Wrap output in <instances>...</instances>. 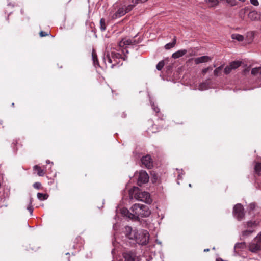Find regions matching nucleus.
Wrapping results in <instances>:
<instances>
[{
  "label": "nucleus",
  "mask_w": 261,
  "mask_h": 261,
  "mask_svg": "<svg viewBox=\"0 0 261 261\" xmlns=\"http://www.w3.org/2000/svg\"><path fill=\"white\" fill-rule=\"evenodd\" d=\"M134 7V4L127 5L123 3L117 2L111 7L109 16L112 19L119 18L130 12Z\"/></svg>",
  "instance_id": "f257e3e1"
},
{
  "label": "nucleus",
  "mask_w": 261,
  "mask_h": 261,
  "mask_svg": "<svg viewBox=\"0 0 261 261\" xmlns=\"http://www.w3.org/2000/svg\"><path fill=\"white\" fill-rule=\"evenodd\" d=\"M133 213H129L128 217L138 220L139 217H147L150 214L147 206L142 204H135L131 208Z\"/></svg>",
  "instance_id": "f03ea898"
},
{
  "label": "nucleus",
  "mask_w": 261,
  "mask_h": 261,
  "mask_svg": "<svg viewBox=\"0 0 261 261\" xmlns=\"http://www.w3.org/2000/svg\"><path fill=\"white\" fill-rule=\"evenodd\" d=\"M133 194L134 198L140 201H145L146 203L150 202L149 193L147 192H142L137 187H134L132 190L129 191V197L130 199L133 198Z\"/></svg>",
  "instance_id": "7ed1b4c3"
},
{
  "label": "nucleus",
  "mask_w": 261,
  "mask_h": 261,
  "mask_svg": "<svg viewBox=\"0 0 261 261\" xmlns=\"http://www.w3.org/2000/svg\"><path fill=\"white\" fill-rule=\"evenodd\" d=\"M127 237L130 239H135L136 242L141 245H146L148 243L149 234L148 232L145 230H142L139 232L134 233V236H132V232L127 235Z\"/></svg>",
  "instance_id": "20e7f679"
},
{
  "label": "nucleus",
  "mask_w": 261,
  "mask_h": 261,
  "mask_svg": "<svg viewBox=\"0 0 261 261\" xmlns=\"http://www.w3.org/2000/svg\"><path fill=\"white\" fill-rule=\"evenodd\" d=\"M233 213L234 217L238 220H242L245 216L244 210L243 205L240 203L237 204L233 207Z\"/></svg>",
  "instance_id": "39448f33"
},
{
  "label": "nucleus",
  "mask_w": 261,
  "mask_h": 261,
  "mask_svg": "<svg viewBox=\"0 0 261 261\" xmlns=\"http://www.w3.org/2000/svg\"><path fill=\"white\" fill-rule=\"evenodd\" d=\"M242 64V62L239 61H234L231 62L229 65L227 66L224 70V72L225 74H229L232 70L236 69L240 67Z\"/></svg>",
  "instance_id": "423d86ee"
},
{
  "label": "nucleus",
  "mask_w": 261,
  "mask_h": 261,
  "mask_svg": "<svg viewBox=\"0 0 261 261\" xmlns=\"http://www.w3.org/2000/svg\"><path fill=\"white\" fill-rule=\"evenodd\" d=\"M142 165L148 169H151L153 167V160L149 154L142 157L141 159Z\"/></svg>",
  "instance_id": "0eeeda50"
},
{
  "label": "nucleus",
  "mask_w": 261,
  "mask_h": 261,
  "mask_svg": "<svg viewBox=\"0 0 261 261\" xmlns=\"http://www.w3.org/2000/svg\"><path fill=\"white\" fill-rule=\"evenodd\" d=\"M149 180V176L145 171H141L139 173L138 179V185L141 186L142 184L147 182Z\"/></svg>",
  "instance_id": "6e6552de"
},
{
  "label": "nucleus",
  "mask_w": 261,
  "mask_h": 261,
  "mask_svg": "<svg viewBox=\"0 0 261 261\" xmlns=\"http://www.w3.org/2000/svg\"><path fill=\"white\" fill-rule=\"evenodd\" d=\"M137 43L135 40L134 39H122L120 42H119V46L120 47H123L124 46L127 47L129 45H133Z\"/></svg>",
  "instance_id": "1a4fd4ad"
},
{
  "label": "nucleus",
  "mask_w": 261,
  "mask_h": 261,
  "mask_svg": "<svg viewBox=\"0 0 261 261\" xmlns=\"http://www.w3.org/2000/svg\"><path fill=\"white\" fill-rule=\"evenodd\" d=\"M248 18L252 21H256L260 19L261 15L256 11L250 12L248 15Z\"/></svg>",
  "instance_id": "9d476101"
},
{
  "label": "nucleus",
  "mask_w": 261,
  "mask_h": 261,
  "mask_svg": "<svg viewBox=\"0 0 261 261\" xmlns=\"http://www.w3.org/2000/svg\"><path fill=\"white\" fill-rule=\"evenodd\" d=\"M212 60V58L208 56H203L196 58L194 59L195 64H198L202 63L207 62Z\"/></svg>",
  "instance_id": "9b49d317"
},
{
  "label": "nucleus",
  "mask_w": 261,
  "mask_h": 261,
  "mask_svg": "<svg viewBox=\"0 0 261 261\" xmlns=\"http://www.w3.org/2000/svg\"><path fill=\"white\" fill-rule=\"evenodd\" d=\"M110 54L111 55V57L114 60V63L111 65V68H113L115 65L118 63L117 59L122 58V55L119 53L114 51L111 52Z\"/></svg>",
  "instance_id": "f8f14e48"
},
{
  "label": "nucleus",
  "mask_w": 261,
  "mask_h": 261,
  "mask_svg": "<svg viewBox=\"0 0 261 261\" xmlns=\"http://www.w3.org/2000/svg\"><path fill=\"white\" fill-rule=\"evenodd\" d=\"M33 170L37 173L39 176H43L46 173V171L37 165L33 167Z\"/></svg>",
  "instance_id": "ddd939ff"
},
{
  "label": "nucleus",
  "mask_w": 261,
  "mask_h": 261,
  "mask_svg": "<svg viewBox=\"0 0 261 261\" xmlns=\"http://www.w3.org/2000/svg\"><path fill=\"white\" fill-rule=\"evenodd\" d=\"M187 53V50L186 49L179 50L173 53L172 55V57L174 59H177L182 57Z\"/></svg>",
  "instance_id": "4468645a"
},
{
  "label": "nucleus",
  "mask_w": 261,
  "mask_h": 261,
  "mask_svg": "<svg viewBox=\"0 0 261 261\" xmlns=\"http://www.w3.org/2000/svg\"><path fill=\"white\" fill-rule=\"evenodd\" d=\"M104 61L105 64L107 65V64H110V67L111 68V65L114 63V60L111 57V55L107 53L106 56L104 57Z\"/></svg>",
  "instance_id": "2eb2a0df"
},
{
  "label": "nucleus",
  "mask_w": 261,
  "mask_h": 261,
  "mask_svg": "<svg viewBox=\"0 0 261 261\" xmlns=\"http://www.w3.org/2000/svg\"><path fill=\"white\" fill-rule=\"evenodd\" d=\"M123 257L125 258V261H135V255L131 252L124 253Z\"/></svg>",
  "instance_id": "dca6fc26"
},
{
  "label": "nucleus",
  "mask_w": 261,
  "mask_h": 261,
  "mask_svg": "<svg viewBox=\"0 0 261 261\" xmlns=\"http://www.w3.org/2000/svg\"><path fill=\"white\" fill-rule=\"evenodd\" d=\"M249 249L250 251L253 252L260 250L258 247L257 244L255 241L254 242L251 243L249 244Z\"/></svg>",
  "instance_id": "f3484780"
},
{
  "label": "nucleus",
  "mask_w": 261,
  "mask_h": 261,
  "mask_svg": "<svg viewBox=\"0 0 261 261\" xmlns=\"http://www.w3.org/2000/svg\"><path fill=\"white\" fill-rule=\"evenodd\" d=\"M92 60L93 62V64L95 66L97 65L99 66V62L97 59V56L96 53L94 49H93L92 52Z\"/></svg>",
  "instance_id": "a211bd4d"
},
{
  "label": "nucleus",
  "mask_w": 261,
  "mask_h": 261,
  "mask_svg": "<svg viewBox=\"0 0 261 261\" xmlns=\"http://www.w3.org/2000/svg\"><path fill=\"white\" fill-rule=\"evenodd\" d=\"M176 37H174L173 39V41L171 43H167V44H166L165 46V48L166 49H170V48L174 47V46L176 44Z\"/></svg>",
  "instance_id": "6ab92c4d"
},
{
  "label": "nucleus",
  "mask_w": 261,
  "mask_h": 261,
  "mask_svg": "<svg viewBox=\"0 0 261 261\" xmlns=\"http://www.w3.org/2000/svg\"><path fill=\"white\" fill-rule=\"evenodd\" d=\"M231 38L238 41H242L244 40V36L239 34H233L231 35Z\"/></svg>",
  "instance_id": "aec40b11"
},
{
  "label": "nucleus",
  "mask_w": 261,
  "mask_h": 261,
  "mask_svg": "<svg viewBox=\"0 0 261 261\" xmlns=\"http://www.w3.org/2000/svg\"><path fill=\"white\" fill-rule=\"evenodd\" d=\"M107 25L106 24L105 19L103 18L100 19V28L101 31H105L106 30Z\"/></svg>",
  "instance_id": "412c9836"
},
{
  "label": "nucleus",
  "mask_w": 261,
  "mask_h": 261,
  "mask_svg": "<svg viewBox=\"0 0 261 261\" xmlns=\"http://www.w3.org/2000/svg\"><path fill=\"white\" fill-rule=\"evenodd\" d=\"M254 170L256 174L259 176L261 172V163H257L255 165Z\"/></svg>",
  "instance_id": "4be33fe9"
},
{
  "label": "nucleus",
  "mask_w": 261,
  "mask_h": 261,
  "mask_svg": "<svg viewBox=\"0 0 261 261\" xmlns=\"http://www.w3.org/2000/svg\"><path fill=\"white\" fill-rule=\"evenodd\" d=\"M225 2L229 4L231 7L237 5V2L236 0H219V2Z\"/></svg>",
  "instance_id": "5701e85b"
},
{
  "label": "nucleus",
  "mask_w": 261,
  "mask_h": 261,
  "mask_svg": "<svg viewBox=\"0 0 261 261\" xmlns=\"http://www.w3.org/2000/svg\"><path fill=\"white\" fill-rule=\"evenodd\" d=\"M33 201V198L30 197L29 201H28L29 205H28V206L27 207V209L28 210L29 212L31 213V214H32L33 211V206L32 205Z\"/></svg>",
  "instance_id": "b1692460"
},
{
  "label": "nucleus",
  "mask_w": 261,
  "mask_h": 261,
  "mask_svg": "<svg viewBox=\"0 0 261 261\" xmlns=\"http://www.w3.org/2000/svg\"><path fill=\"white\" fill-rule=\"evenodd\" d=\"M37 196V198L41 200H45L48 198V195L47 194L41 193H38Z\"/></svg>",
  "instance_id": "393cba45"
},
{
  "label": "nucleus",
  "mask_w": 261,
  "mask_h": 261,
  "mask_svg": "<svg viewBox=\"0 0 261 261\" xmlns=\"http://www.w3.org/2000/svg\"><path fill=\"white\" fill-rule=\"evenodd\" d=\"M206 3L211 4V7H215L219 4V0H205Z\"/></svg>",
  "instance_id": "a878e982"
},
{
  "label": "nucleus",
  "mask_w": 261,
  "mask_h": 261,
  "mask_svg": "<svg viewBox=\"0 0 261 261\" xmlns=\"http://www.w3.org/2000/svg\"><path fill=\"white\" fill-rule=\"evenodd\" d=\"M258 73L261 74V67L254 68L251 70V74L252 75H255Z\"/></svg>",
  "instance_id": "bb28decb"
},
{
  "label": "nucleus",
  "mask_w": 261,
  "mask_h": 261,
  "mask_svg": "<svg viewBox=\"0 0 261 261\" xmlns=\"http://www.w3.org/2000/svg\"><path fill=\"white\" fill-rule=\"evenodd\" d=\"M160 121L161 122V123H162L161 126H160V127L159 128H156L155 129H154L153 127H154V125H153L152 126V129H150V130L152 132V133H155V132L159 131L160 129H161L163 127V126L164 125V124L163 123V122H164V120L163 119H160Z\"/></svg>",
  "instance_id": "cd10ccee"
},
{
  "label": "nucleus",
  "mask_w": 261,
  "mask_h": 261,
  "mask_svg": "<svg viewBox=\"0 0 261 261\" xmlns=\"http://www.w3.org/2000/svg\"><path fill=\"white\" fill-rule=\"evenodd\" d=\"M255 242L257 244L259 249L261 250V234L256 238Z\"/></svg>",
  "instance_id": "c85d7f7f"
},
{
  "label": "nucleus",
  "mask_w": 261,
  "mask_h": 261,
  "mask_svg": "<svg viewBox=\"0 0 261 261\" xmlns=\"http://www.w3.org/2000/svg\"><path fill=\"white\" fill-rule=\"evenodd\" d=\"M164 62L163 61H161L160 62H159L158 64L156 65V69L158 70H161L162 69V68H163V67L164 66Z\"/></svg>",
  "instance_id": "c756f323"
},
{
  "label": "nucleus",
  "mask_w": 261,
  "mask_h": 261,
  "mask_svg": "<svg viewBox=\"0 0 261 261\" xmlns=\"http://www.w3.org/2000/svg\"><path fill=\"white\" fill-rule=\"evenodd\" d=\"M223 68V66H220L217 68L214 71V74L215 76H218L219 74L221 72Z\"/></svg>",
  "instance_id": "7c9ffc66"
},
{
  "label": "nucleus",
  "mask_w": 261,
  "mask_h": 261,
  "mask_svg": "<svg viewBox=\"0 0 261 261\" xmlns=\"http://www.w3.org/2000/svg\"><path fill=\"white\" fill-rule=\"evenodd\" d=\"M33 187L36 189H40L41 187V184L40 182H36L33 184Z\"/></svg>",
  "instance_id": "2f4dec72"
},
{
  "label": "nucleus",
  "mask_w": 261,
  "mask_h": 261,
  "mask_svg": "<svg viewBox=\"0 0 261 261\" xmlns=\"http://www.w3.org/2000/svg\"><path fill=\"white\" fill-rule=\"evenodd\" d=\"M253 231L250 230H246L243 232V236H249L252 233Z\"/></svg>",
  "instance_id": "473e14b6"
},
{
  "label": "nucleus",
  "mask_w": 261,
  "mask_h": 261,
  "mask_svg": "<svg viewBox=\"0 0 261 261\" xmlns=\"http://www.w3.org/2000/svg\"><path fill=\"white\" fill-rule=\"evenodd\" d=\"M39 35L40 37H42L48 36L49 34L47 32L41 31L40 32Z\"/></svg>",
  "instance_id": "72a5a7b5"
},
{
  "label": "nucleus",
  "mask_w": 261,
  "mask_h": 261,
  "mask_svg": "<svg viewBox=\"0 0 261 261\" xmlns=\"http://www.w3.org/2000/svg\"><path fill=\"white\" fill-rule=\"evenodd\" d=\"M152 108L156 113H159L160 112V108L158 107L155 106L154 105H152Z\"/></svg>",
  "instance_id": "f704fd0d"
},
{
  "label": "nucleus",
  "mask_w": 261,
  "mask_h": 261,
  "mask_svg": "<svg viewBox=\"0 0 261 261\" xmlns=\"http://www.w3.org/2000/svg\"><path fill=\"white\" fill-rule=\"evenodd\" d=\"M251 3L254 6H258L259 5V2L257 0H250Z\"/></svg>",
  "instance_id": "c9c22d12"
},
{
  "label": "nucleus",
  "mask_w": 261,
  "mask_h": 261,
  "mask_svg": "<svg viewBox=\"0 0 261 261\" xmlns=\"http://www.w3.org/2000/svg\"><path fill=\"white\" fill-rule=\"evenodd\" d=\"M147 1V0H133V3H134V5H135V4H138L139 3H144Z\"/></svg>",
  "instance_id": "e433bc0d"
},
{
  "label": "nucleus",
  "mask_w": 261,
  "mask_h": 261,
  "mask_svg": "<svg viewBox=\"0 0 261 261\" xmlns=\"http://www.w3.org/2000/svg\"><path fill=\"white\" fill-rule=\"evenodd\" d=\"M255 222L249 221L247 222L248 227H252L255 224Z\"/></svg>",
  "instance_id": "4c0bfd02"
},
{
  "label": "nucleus",
  "mask_w": 261,
  "mask_h": 261,
  "mask_svg": "<svg viewBox=\"0 0 261 261\" xmlns=\"http://www.w3.org/2000/svg\"><path fill=\"white\" fill-rule=\"evenodd\" d=\"M244 246V244H242V243L237 244L235 245V248H241V247H243Z\"/></svg>",
  "instance_id": "58836bf2"
},
{
  "label": "nucleus",
  "mask_w": 261,
  "mask_h": 261,
  "mask_svg": "<svg viewBox=\"0 0 261 261\" xmlns=\"http://www.w3.org/2000/svg\"><path fill=\"white\" fill-rule=\"evenodd\" d=\"M209 70V67H207V68H204L203 69H202V73L203 74H205L207 71H208Z\"/></svg>",
  "instance_id": "ea45409f"
},
{
  "label": "nucleus",
  "mask_w": 261,
  "mask_h": 261,
  "mask_svg": "<svg viewBox=\"0 0 261 261\" xmlns=\"http://www.w3.org/2000/svg\"><path fill=\"white\" fill-rule=\"evenodd\" d=\"M157 179H158V176L157 175H154L153 176V178L151 179V180H152L153 182H156Z\"/></svg>",
  "instance_id": "a19ab883"
},
{
  "label": "nucleus",
  "mask_w": 261,
  "mask_h": 261,
  "mask_svg": "<svg viewBox=\"0 0 261 261\" xmlns=\"http://www.w3.org/2000/svg\"><path fill=\"white\" fill-rule=\"evenodd\" d=\"M205 83H202L200 85V90H203V87L205 86Z\"/></svg>",
  "instance_id": "79ce46f5"
},
{
  "label": "nucleus",
  "mask_w": 261,
  "mask_h": 261,
  "mask_svg": "<svg viewBox=\"0 0 261 261\" xmlns=\"http://www.w3.org/2000/svg\"><path fill=\"white\" fill-rule=\"evenodd\" d=\"M247 9L245 8L243 9H242L241 11H240V13H245L246 11L247 10Z\"/></svg>",
  "instance_id": "37998d69"
},
{
  "label": "nucleus",
  "mask_w": 261,
  "mask_h": 261,
  "mask_svg": "<svg viewBox=\"0 0 261 261\" xmlns=\"http://www.w3.org/2000/svg\"><path fill=\"white\" fill-rule=\"evenodd\" d=\"M126 231L132 230V228L130 227L127 226L126 227Z\"/></svg>",
  "instance_id": "c03bdc74"
},
{
  "label": "nucleus",
  "mask_w": 261,
  "mask_h": 261,
  "mask_svg": "<svg viewBox=\"0 0 261 261\" xmlns=\"http://www.w3.org/2000/svg\"><path fill=\"white\" fill-rule=\"evenodd\" d=\"M250 208H251V209H253V208H254V205L253 204H251L250 205Z\"/></svg>",
  "instance_id": "a18cd8bd"
},
{
  "label": "nucleus",
  "mask_w": 261,
  "mask_h": 261,
  "mask_svg": "<svg viewBox=\"0 0 261 261\" xmlns=\"http://www.w3.org/2000/svg\"><path fill=\"white\" fill-rule=\"evenodd\" d=\"M216 261H223L221 258H217Z\"/></svg>",
  "instance_id": "49530a36"
},
{
  "label": "nucleus",
  "mask_w": 261,
  "mask_h": 261,
  "mask_svg": "<svg viewBox=\"0 0 261 261\" xmlns=\"http://www.w3.org/2000/svg\"><path fill=\"white\" fill-rule=\"evenodd\" d=\"M209 251V249H204V251L206 252V251Z\"/></svg>",
  "instance_id": "de8ad7c7"
},
{
  "label": "nucleus",
  "mask_w": 261,
  "mask_h": 261,
  "mask_svg": "<svg viewBox=\"0 0 261 261\" xmlns=\"http://www.w3.org/2000/svg\"><path fill=\"white\" fill-rule=\"evenodd\" d=\"M251 34L252 37H253V36H254V34H253V32H251Z\"/></svg>",
  "instance_id": "09e8293b"
},
{
  "label": "nucleus",
  "mask_w": 261,
  "mask_h": 261,
  "mask_svg": "<svg viewBox=\"0 0 261 261\" xmlns=\"http://www.w3.org/2000/svg\"><path fill=\"white\" fill-rule=\"evenodd\" d=\"M46 163H50V162H49V161H47L46 162Z\"/></svg>",
  "instance_id": "8fccbe9b"
}]
</instances>
